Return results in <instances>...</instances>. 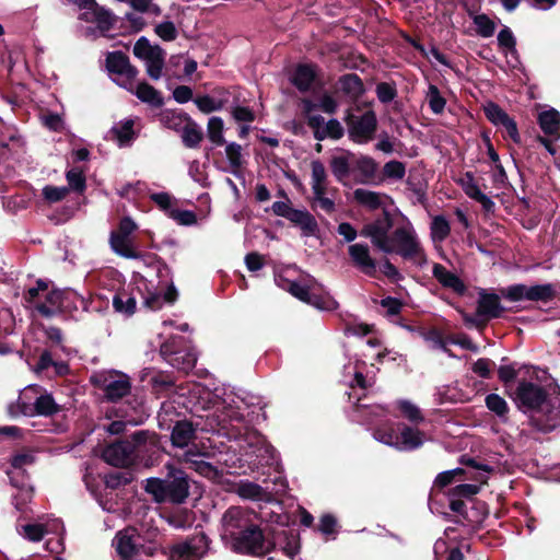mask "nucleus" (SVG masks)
I'll list each match as a JSON object with an SVG mask.
<instances>
[{"mask_svg":"<svg viewBox=\"0 0 560 560\" xmlns=\"http://www.w3.org/2000/svg\"><path fill=\"white\" fill-rule=\"evenodd\" d=\"M271 541L275 544L272 550L279 547L290 559H293L300 552V539L293 532L281 530Z\"/></svg>","mask_w":560,"mask_h":560,"instance_id":"nucleus-30","label":"nucleus"},{"mask_svg":"<svg viewBox=\"0 0 560 560\" xmlns=\"http://www.w3.org/2000/svg\"><path fill=\"white\" fill-rule=\"evenodd\" d=\"M106 68L117 85L125 90L133 88L138 70L130 65L129 58L124 52H109L106 57Z\"/></svg>","mask_w":560,"mask_h":560,"instance_id":"nucleus-15","label":"nucleus"},{"mask_svg":"<svg viewBox=\"0 0 560 560\" xmlns=\"http://www.w3.org/2000/svg\"><path fill=\"white\" fill-rule=\"evenodd\" d=\"M15 330V316L11 308L0 304V335H13Z\"/></svg>","mask_w":560,"mask_h":560,"instance_id":"nucleus-55","label":"nucleus"},{"mask_svg":"<svg viewBox=\"0 0 560 560\" xmlns=\"http://www.w3.org/2000/svg\"><path fill=\"white\" fill-rule=\"evenodd\" d=\"M397 408L400 410L401 415L411 423L418 424L424 420V417L420 410V408L407 399H400L396 402Z\"/></svg>","mask_w":560,"mask_h":560,"instance_id":"nucleus-49","label":"nucleus"},{"mask_svg":"<svg viewBox=\"0 0 560 560\" xmlns=\"http://www.w3.org/2000/svg\"><path fill=\"white\" fill-rule=\"evenodd\" d=\"M135 120L133 119H125L115 124L110 133L113 135V139L117 142V144L122 147H129L133 140L136 139V132L133 130Z\"/></svg>","mask_w":560,"mask_h":560,"instance_id":"nucleus-36","label":"nucleus"},{"mask_svg":"<svg viewBox=\"0 0 560 560\" xmlns=\"http://www.w3.org/2000/svg\"><path fill=\"white\" fill-rule=\"evenodd\" d=\"M66 179L68 182L69 190L82 194L86 188V180L83 171L78 167L67 171Z\"/></svg>","mask_w":560,"mask_h":560,"instance_id":"nucleus-54","label":"nucleus"},{"mask_svg":"<svg viewBox=\"0 0 560 560\" xmlns=\"http://www.w3.org/2000/svg\"><path fill=\"white\" fill-rule=\"evenodd\" d=\"M352 171L359 176L357 179L358 183H374L378 171V164L373 158L362 155L355 161Z\"/></svg>","mask_w":560,"mask_h":560,"instance_id":"nucleus-28","label":"nucleus"},{"mask_svg":"<svg viewBox=\"0 0 560 560\" xmlns=\"http://www.w3.org/2000/svg\"><path fill=\"white\" fill-rule=\"evenodd\" d=\"M373 436L377 442L400 452H412L418 450L427 440L424 432L406 423H399L397 425V431L393 429H376L373 432Z\"/></svg>","mask_w":560,"mask_h":560,"instance_id":"nucleus-6","label":"nucleus"},{"mask_svg":"<svg viewBox=\"0 0 560 560\" xmlns=\"http://www.w3.org/2000/svg\"><path fill=\"white\" fill-rule=\"evenodd\" d=\"M387 196L385 194L373 191L366 188H357L353 190V200L361 207L369 210L384 208Z\"/></svg>","mask_w":560,"mask_h":560,"instance_id":"nucleus-26","label":"nucleus"},{"mask_svg":"<svg viewBox=\"0 0 560 560\" xmlns=\"http://www.w3.org/2000/svg\"><path fill=\"white\" fill-rule=\"evenodd\" d=\"M486 407L495 415L501 422L505 423L509 420V405L506 400L498 394H488L485 398Z\"/></svg>","mask_w":560,"mask_h":560,"instance_id":"nucleus-42","label":"nucleus"},{"mask_svg":"<svg viewBox=\"0 0 560 560\" xmlns=\"http://www.w3.org/2000/svg\"><path fill=\"white\" fill-rule=\"evenodd\" d=\"M79 19L95 23L102 34L108 32L114 24L113 14L98 4L91 11L82 12Z\"/></svg>","mask_w":560,"mask_h":560,"instance_id":"nucleus-29","label":"nucleus"},{"mask_svg":"<svg viewBox=\"0 0 560 560\" xmlns=\"http://www.w3.org/2000/svg\"><path fill=\"white\" fill-rule=\"evenodd\" d=\"M223 128L224 122L221 117L213 116L209 119L207 126L208 138L217 147L223 145L225 143L223 137Z\"/></svg>","mask_w":560,"mask_h":560,"instance_id":"nucleus-51","label":"nucleus"},{"mask_svg":"<svg viewBox=\"0 0 560 560\" xmlns=\"http://www.w3.org/2000/svg\"><path fill=\"white\" fill-rule=\"evenodd\" d=\"M503 307L495 294H482L478 302L477 313L479 315L497 318L501 315Z\"/></svg>","mask_w":560,"mask_h":560,"instance_id":"nucleus-41","label":"nucleus"},{"mask_svg":"<svg viewBox=\"0 0 560 560\" xmlns=\"http://www.w3.org/2000/svg\"><path fill=\"white\" fill-rule=\"evenodd\" d=\"M349 256L353 265L365 276L375 277L376 261L371 257L370 248L366 244L357 243L348 247Z\"/></svg>","mask_w":560,"mask_h":560,"instance_id":"nucleus-23","label":"nucleus"},{"mask_svg":"<svg viewBox=\"0 0 560 560\" xmlns=\"http://www.w3.org/2000/svg\"><path fill=\"white\" fill-rule=\"evenodd\" d=\"M39 390V385L31 384L25 386L19 394L16 400L8 405V413L11 418L20 416L33 417L35 401Z\"/></svg>","mask_w":560,"mask_h":560,"instance_id":"nucleus-21","label":"nucleus"},{"mask_svg":"<svg viewBox=\"0 0 560 560\" xmlns=\"http://www.w3.org/2000/svg\"><path fill=\"white\" fill-rule=\"evenodd\" d=\"M116 560H151L153 549L143 544L142 537L135 529L118 532L113 540Z\"/></svg>","mask_w":560,"mask_h":560,"instance_id":"nucleus-9","label":"nucleus"},{"mask_svg":"<svg viewBox=\"0 0 560 560\" xmlns=\"http://www.w3.org/2000/svg\"><path fill=\"white\" fill-rule=\"evenodd\" d=\"M137 301L126 291L117 292L113 296V307L117 313L131 316L136 312Z\"/></svg>","mask_w":560,"mask_h":560,"instance_id":"nucleus-44","label":"nucleus"},{"mask_svg":"<svg viewBox=\"0 0 560 560\" xmlns=\"http://www.w3.org/2000/svg\"><path fill=\"white\" fill-rule=\"evenodd\" d=\"M308 126L314 130V138L318 141H323L327 138L340 139L343 136V127L339 120L331 118L325 121L320 115L308 116Z\"/></svg>","mask_w":560,"mask_h":560,"instance_id":"nucleus-22","label":"nucleus"},{"mask_svg":"<svg viewBox=\"0 0 560 560\" xmlns=\"http://www.w3.org/2000/svg\"><path fill=\"white\" fill-rule=\"evenodd\" d=\"M194 103L202 113L209 114L223 108L225 101L222 98H215L210 95H199L194 98Z\"/></svg>","mask_w":560,"mask_h":560,"instance_id":"nucleus-53","label":"nucleus"},{"mask_svg":"<svg viewBox=\"0 0 560 560\" xmlns=\"http://www.w3.org/2000/svg\"><path fill=\"white\" fill-rule=\"evenodd\" d=\"M61 410V407L56 402L50 393H47L42 386L37 394L33 417H52Z\"/></svg>","mask_w":560,"mask_h":560,"instance_id":"nucleus-31","label":"nucleus"},{"mask_svg":"<svg viewBox=\"0 0 560 560\" xmlns=\"http://www.w3.org/2000/svg\"><path fill=\"white\" fill-rule=\"evenodd\" d=\"M18 533L23 538L33 542L40 541L47 534H55L58 536V539L55 542L52 540H48L46 542L47 550L57 553L63 550L65 526L59 518H49L45 523L38 522L22 525L21 527H18Z\"/></svg>","mask_w":560,"mask_h":560,"instance_id":"nucleus-8","label":"nucleus"},{"mask_svg":"<svg viewBox=\"0 0 560 560\" xmlns=\"http://www.w3.org/2000/svg\"><path fill=\"white\" fill-rule=\"evenodd\" d=\"M555 296L553 285L550 283L535 284L528 287V301L549 302Z\"/></svg>","mask_w":560,"mask_h":560,"instance_id":"nucleus-50","label":"nucleus"},{"mask_svg":"<svg viewBox=\"0 0 560 560\" xmlns=\"http://www.w3.org/2000/svg\"><path fill=\"white\" fill-rule=\"evenodd\" d=\"M202 140V131L195 122L189 121L182 130V141L185 147L195 149Z\"/></svg>","mask_w":560,"mask_h":560,"instance_id":"nucleus-48","label":"nucleus"},{"mask_svg":"<svg viewBox=\"0 0 560 560\" xmlns=\"http://www.w3.org/2000/svg\"><path fill=\"white\" fill-rule=\"evenodd\" d=\"M163 518L175 529H187L195 523L194 512L183 508H176L165 513Z\"/></svg>","mask_w":560,"mask_h":560,"instance_id":"nucleus-38","label":"nucleus"},{"mask_svg":"<svg viewBox=\"0 0 560 560\" xmlns=\"http://www.w3.org/2000/svg\"><path fill=\"white\" fill-rule=\"evenodd\" d=\"M135 94L141 102L148 103L153 107H161L164 104V100L161 93L147 82H137L132 89L128 90Z\"/></svg>","mask_w":560,"mask_h":560,"instance_id":"nucleus-32","label":"nucleus"},{"mask_svg":"<svg viewBox=\"0 0 560 560\" xmlns=\"http://www.w3.org/2000/svg\"><path fill=\"white\" fill-rule=\"evenodd\" d=\"M209 549V539L199 532L170 549L171 560H200Z\"/></svg>","mask_w":560,"mask_h":560,"instance_id":"nucleus-18","label":"nucleus"},{"mask_svg":"<svg viewBox=\"0 0 560 560\" xmlns=\"http://www.w3.org/2000/svg\"><path fill=\"white\" fill-rule=\"evenodd\" d=\"M109 244L113 252L124 258L137 259L140 256L133 249L130 237L112 232L109 236Z\"/></svg>","mask_w":560,"mask_h":560,"instance_id":"nucleus-40","label":"nucleus"},{"mask_svg":"<svg viewBox=\"0 0 560 560\" xmlns=\"http://www.w3.org/2000/svg\"><path fill=\"white\" fill-rule=\"evenodd\" d=\"M498 45L508 58V62L512 67L520 63V57L516 49V38L509 26H503L498 34Z\"/></svg>","mask_w":560,"mask_h":560,"instance_id":"nucleus-25","label":"nucleus"},{"mask_svg":"<svg viewBox=\"0 0 560 560\" xmlns=\"http://www.w3.org/2000/svg\"><path fill=\"white\" fill-rule=\"evenodd\" d=\"M258 521L257 513L247 508H229L221 517L220 536L222 541L225 544L240 534L241 530L250 528V525Z\"/></svg>","mask_w":560,"mask_h":560,"instance_id":"nucleus-10","label":"nucleus"},{"mask_svg":"<svg viewBox=\"0 0 560 560\" xmlns=\"http://www.w3.org/2000/svg\"><path fill=\"white\" fill-rule=\"evenodd\" d=\"M242 150V145L236 142H230L225 147L226 159L234 175H237V171L242 167L244 162Z\"/></svg>","mask_w":560,"mask_h":560,"instance_id":"nucleus-52","label":"nucleus"},{"mask_svg":"<svg viewBox=\"0 0 560 560\" xmlns=\"http://www.w3.org/2000/svg\"><path fill=\"white\" fill-rule=\"evenodd\" d=\"M451 233V225L444 215H435L430 225L431 238L434 243L444 242Z\"/></svg>","mask_w":560,"mask_h":560,"instance_id":"nucleus-47","label":"nucleus"},{"mask_svg":"<svg viewBox=\"0 0 560 560\" xmlns=\"http://www.w3.org/2000/svg\"><path fill=\"white\" fill-rule=\"evenodd\" d=\"M433 277L447 289H452L454 292L463 293L465 285L463 281L452 271L447 270L441 264H434L432 267Z\"/></svg>","mask_w":560,"mask_h":560,"instance_id":"nucleus-35","label":"nucleus"},{"mask_svg":"<svg viewBox=\"0 0 560 560\" xmlns=\"http://www.w3.org/2000/svg\"><path fill=\"white\" fill-rule=\"evenodd\" d=\"M65 290H52L47 293L45 302L37 303L35 310L44 317L50 318L60 313Z\"/></svg>","mask_w":560,"mask_h":560,"instance_id":"nucleus-33","label":"nucleus"},{"mask_svg":"<svg viewBox=\"0 0 560 560\" xmlns=\"http://www.w3.org/2000/svg\"><path fill=\"white\" fill-rule=\"evenodd\" d=\"M366 370V363L362 360L354 359L349 361L343 366L342 381L349 385L352 389L359 388L361 390L372 387L374 384V377L364 375Z\"/></svg>","mask_w":560,"mask_h":560,"instance_id":"nucleus-20","label":"nucleus"},{"mask_svg":"<svg viewBox=\"0 0 560 560\" xmlns=\"http://www.w3.org/2000/svg\"><path fill=\"white\" fill-rule=\"evenodd\" d=\"M145 439L147 433L138 431L132 434L130 440H121L106 446L103 451V458L112 466H127L133 460L137 447L144 443Z\"/></svg>","mask_w":560,"mask_h":560,"instance_id":"nucleus-11","label":"nucleus"},{"mask_svg":"<svg viewBox=\"0 0 560 560\" xmlns=\"http://www.w3.org/2000/svg\"><path fill=\"white\" fill-rule=\"evenodd\" d=\"M182 340V337H172L161 345L160 352L171 366L183 372H189L195 368L197 357L192 351L176 348Z\"/></svg>","mask_w":560,"mask_h":560,"instance_id":"nucleus-17","label":"nucleus"},{"mask_svg":"<svg viewBox=\"0 0 560 560\" xmlns=\"http://www.w3.org/2000/svg\"><path fill=\"white\" fill-rule=\"evenodd\" d=\"M458 183L464 192L472 200L481 192V189L475 180L474 174L471 172H466L459 178Z\"/></svg>","mask_w":560,"mask_h":560,"instance_id":"nucleus-59","label":"nucleus"},{"mask_svg":"<svg viewBox=\"0 0 560 560\" xmlns=\"http://www.w3.org/2000/svg\"><path fill=\"white\" fill-rule=\"evenodd\" d=\"M34 460L35 457L31 453H19L13 455L11 458V469L8 471V476L10 478L11 485L19 489V494L14 495L15 508L18 510H22L19 498H21L23 504L30 501L33 493V487L26 481L19 483L16 478L21 474H24L25 467L32 465Z\"/></svg>","mask_w":560,"mask_h":560,"instance_id":"nucleus-16","label":"nucleus"},{"mask_svg":"<svg viewBox=\"0 0 560 560\" xmlns=\"http://www.w3.org/2000/svg\"><path fill=\"white\" fill-rule=\"evenodd\" d=\"M383 175L387 179L400 180L406 175V165L397 160L388 161L383 166Z\"/></svg>","mask_w":560,"mask_h":560,"instance_id":"nucleus-56","label":"nucleus"},{"mask_svg":"<svg viewBox=\"0 0 560 560\" xmlns=\"http://www.w3.org/2000/svg\"><path fill=\"white\" fill-rule=\"evenodd\" d=\"M394 228L393 219L388 211L364 225L361 235L369 237L375 248L385 254H397L407 260H416L424 257L419 237L409 221Z\"/></svg>","mask_w":560,"mask_h":560,"instance_id":"nucleus-2","label":"nucleus"},{"mask_svg":"<svg viewBox=\"0 0 560 560\" xmlns=\"http://www.w3.org/2000/svg\"><path fill=\"white\" fill-rule=\"evenodd\" d=\"M260 398L248 392L234 388H215L209 398V412L205 416L201 430L211 432L218 436H225L234 441L240 456L231 459H222V451H218L215 443L208 440V443L200 444L190 442L195 434L194 424L188 421L177 422L171 434V440L176 447H187L183 454V462L188 469H191L210 480H218L223 476L220 465L226 468L241 467L242 456H260L261 453L271 454L273 447L268 444L265 436L250 427V408L260 405Z\"/></svg>","mask_w":560,"mask_h":560,"instance_id":"nucleus-1","label":"nucleus"},{"mask_svg":"<svg viewBox=\"0 0 560 560\" xmlns=\"http://www.w3.org/2000/svg\"><path fill=\"white\" fill-rule=\"evenodd\" d=\"M377 118L373 110H368L360 116H352L348 120L349 137L357 143H368L376 131Z\"/></svg>","mask_w":560,"mask_h":560,"instance_id":"nucleus-19","label":"nucleus"},{"mask_svg":"<svg viewBox=\"0 0 560 560\" xmlns=\"http://www.w3.org/2000/svg\"><path fill=\"white\" fill-rule=\"evenodd\" d=\"M236 493L243 499L253 501H264L267 498V492L261 486L248 480L238 482Z\"/></svg>","mask_w":560,"mask_h":560,"instance_id":"nucleus-43","label":"nucleus"},{"mask_svg":"<svg viewBox=\"0 0 560 560\" xmlns=\"http://www.w3.org/2000/svg\"><path fill=\"white\" fill-rule=\"evenodd\" d=\"M315 69L310 65H299L291 75L292 84L301 92H306L311 89L315 80Z\"/></svg>","mask_w":560,"mask_h":560,"instance_id":"nucleus-39","label":"nucleus"},{"mask_svg":"<svg viewBox=\"0 0 560 560\" xmlns=\"http://www.w3.org/2000/svg\"><path fill=\"white\" fill-rule=\"evenodd\" d=\"M317 287H319V284L314 278H310L304 282L294 280L288 292L300 301L315 306L318 310L332 311L337 308V301L329 295L318 294L316 292Z\"/></svg>","mask_w":560,"mask_h":560,"instance_id":"nucleus-14","label":"nucleus"},{"mask_svg":"<svg viewBox=\"0 0 560 560\" xmlns=\"http://www.w3.org/2000/svg\"><path fill=\"white\" fill-rule=\"evenodd\" d=\"M150 199L170 218V212L175 209L173 207L175 199L172 195L165 191L154 192L150 195Z\"/></svg>","mask_w":560,"mask_h":560,"instance_id":"nucleus-61","label":"nucleus"},{"mask_svg":"<svg viewBox=\"0 0 560 560\" xmlns=\"http://www.w3.org/2000/svg\"><path fill=\"white\" fill-rule=\"evenodd\" d=\"M538 124L546 136L560 139V113L555 108L544 110L538 116Z\"/></svg>","mask_w":560,"mask_h":560,"instance_id":"nucleus-34","label":"nucleus"},{"mask_svg":"<svg viewBox=\"0 0 560 560\" xmlns=\"http://www.w3.org/2000/svg\"><path fill=\"white\" fill-rule=\"evenodd\" d=\"M339 85L343 93L358 97L364 93V86L360 77L355 73H348L339 79Z\"/></svg>","mask_w":560,"mask_h":560,"instance_id":"nucleus-46","label":"nucleus"},{"mask_svg":"<svg viewBox=\"0 0 560 560\" xmlns=\"http://www.w3.org/2000/svg\"><path fill=\"white\" fill-rule=\"evenodd\" d=\"M285 219L299 226L303 236L316 235L319 230L315 217L306 209L292 208Z\"/></svg>","mask_w":560,"mask_h":560,"instance_id":"nucleus-24","label":"nucleus"},{"mask_svg":"<svg viewBox=\"0 0 560 560\" xmlns=\"http://www.w3.org/2000/svg\"><path fill=\"white\" fill-rule=\"evenodd\" d=\"M511 397L517 409L528 416L537 430L550 432L560 427V402L551 398L544 386L522 381Z\"/></svg>","mask_w":560,"mask_h":560,"instance_id":"nucleus-3","label":"nucleus"},{"mask_svg":"<svg viewBox=\"0 0 560 560\" xmlns=\"http://www.w3.org/2000/svg\"><path fill=\"white\" fill-rule=\"evenodd\" d=\"M69 192V188L66 186L57 187L51 185H46L43 188V196L48 202H58L66 198Z\"/></svg>","mask_w":560,"mask_h":560,"instance_id":"nucleus-64","label":"nucleus"},{"mask_svg":"<svg viewBox=\"0 0 560 560\" xmlns=\"http://www.w3.org/2000/svg\"><path fill=\"white\" fill-rule=\"evenodd\" d=\"M90 382L103 393L106 400L112 402L122 399L131 392L130 376L117 370L94 372Z\"/></svg>","mask_w":560,"mask_h":560,"instance_id":"nucleus-7","label":"nucleus"},{"mask_svg":"<svg viewBox=\"0 0 560 560\" xmlns=\"http://www.w3.org/2000/svg\"><path fill=\"white\" fill-rule=\"evenodd\" d=\"M427 98L429 107L434 114L443 113L446 102L435 85H429Z\"/></svg>","mask_w":560,"mask_h":560,"instance_id":"nucleus-58","label":"nucleus"},{"mask_svg":"<svg viewBox=\"0 0 560 560\" xmlns=\"http://www.w3.org/2000/svg\"><path fill=\"white\" fill-rule=\"evenodd\" d=\"M486 117L495 126H501L510 118V116L495 103L489 102L485 106Z\"/></svg>","mask_w":560,"mask_h":560,"instance_id":"nucleus-57","label":"nucleus"},{"mask_svg":"<svg viewBox=\"0 0 560 560\" xmlns=\"http://www.w3.org/2000/svg\"><path fill=\"white\" fill-rule=\"evenodd\" d=\"M155 34L165 42H173L177 38L178 32L172 21H163L155 25Z\"/></svg>","mask_w":560,"mask_h":560,"instance_id":"nucleus-60","label":"nucleus"},{"mask_svg":"<svg viewBox=\"0 0 560 560\" xmlns=\"http://www.w3.org/2000/svg\"><path fill=\"white\" fill-rule=\"evenodd\" d=\"M351 154L342 151L340 154L332 155L329 161L331 173L337 182L343 184L351 172Z\"/></svg>","mask_w":560,"mask_h":560,"instance_id":"nucleus-37","label":"nucleus"},{"mask_svg":"<svg viewBox=\"0 0 560 560\" xmlns=\"http://www.w3.org/2000/svg\"><path fill=\"white\" fill-rule=\"evenodd\" d=\"M156 270V277L160 279L159 288L154 292H149L144 296L143 304L151 311L160 310L165 303H173L177 298V291L172 281H168L171 270L168 266L162 261H156L153 266Z\"/></svg>","mask_w":560,"mask_h":560,"instance_id":"nucleus-12","label":"nucleus"},{"mask_svg":"<svg viewBox=\"0 0 560 560\" xmlns=\"http://www.w3.org/2000/svg\"><path fill=\"white\" fill-rule=\"evenodd\" d=\"M311 188L313 197L327 195L328 191V175L319 160L311 163Z\"/></svg>","mask_w":560,"mask_h":560,"instance_id":"nucleus-27","label":"nucleus"},{"mask_svg":"<svg viewBox=\"0 0 560 560\" xmlns=\"http://www.w3.org/2000/svg\"><path fill=\"white\" fill-rule=\"evenodd\" d=\"M236 553L250 556H265L272 551L275 544L260 527V522L253 523L250 528L241 530L240 534L225 542Z\"/></svg>","mask_w":560,"mask_h":560,"instance_id":"nucleus-5","label":"nucleus"},{"mask_svg":"<svg viewBox=\"0 0 560 560\" xmlns=\"http://www.w3.org/2000/svg\"><path fill=\"white\" fill-rule=\"evenodd\" d=\"M503 296L511 302L527 300L528 285L522 283L510 285L503 291Z\"/></svg>","mask_w":560,"mask_h":560,"instance_id":"nucleus-62","label":"nucleus"},{"mask_svg":"<svg viewBox=\"0 0 560 560\" xmlns=\"http://www.w3.org/2000/svg\"><path fill=\"white\" fill-rule=\"evenodd\" d=\"M468 15L472 20V23L476 26V32L479 36L483 38L493 36L497 25L487 14L468 12Z\"/></svg>","mask_w":560,"mask_h":560,"instance_id":"nucleus-45","label":"nucleus"},{"mask_svg":"<svg viewBox=\"0 0 560 560\" xmlns=\"http://www.w3.org/2000/svg\"><path fill=\"white\" fill-rule=\"evenodd\" d=\"M376 95L381 103H390L397 96V90L395 84L387 82L378 83L376 85Z\"/></svg>","mask_w":560,"mask_h":560,"instance_id":"nucleus-63","label":"nucleus"},{"mask_svg":"<svg viewBox=\"0 0 560 560\" xmlns=\"http://www.w3.org/2000/svg\"><path fill=\"white\" fill-rule=\"evenodd\" d=\"M133 55L145 65L147 74L154 81L161 79L165 62V50L158 45H151L149 39L141 36L133 45Z\"/></svg>","mask_w":560,"mask_h":560,"instance_id":"nucleus-13","label":"nucleus"},{"mask_svg":"<svg viewBox=\"0 0 560 560\" xmlns=\"http://www.w3.org/2000/svg\"><path fill=\"white\" fill-rule=\"evenodd\" d=\"M144 490L151 494L155 502L183 503L189 494L187 477L183 471L175 472L167 479L148 478Z\"/></svg>","mask_w":560,"mask_h":560,"instance_id":"nucleus-4","label":"nucleus"}]
</instances>
